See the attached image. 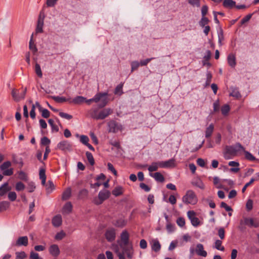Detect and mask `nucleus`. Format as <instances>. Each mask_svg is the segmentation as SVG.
<instances>
[{"mask_svg": "<svg viewBox=\"0 0 259 259\" xmlns=\"http://www.w3.org/2000/svg\"><path fill=\"white\" fill-rule=\"evenodd\" d=\"M108 96V92H99L91 99H87L85 98L84 103L90 105L92 102L98 103L100 101V102L98 104V107L99 109H102L107 105L109 102Z\"/></svg>", "mask_w": 259, "mask_h": 259, "instance_id": "f257e3e1", "label": "nucleus"}, {"mask_svg": "<svg viewBox=\"0 0 259 259\" xmlns=\"http://www.w3.org/2000/svg\"><path fill=\"white\" fill-rule=\"evenodd\" d=\"M242 150H244V147L239 142L236 143L234 145L226 146L224 152V158L225 159H229L231 158L227 156L226 154L235 156L238 152L241 151Z\"/></svg>", "mask_w": 259, "mask_h": 259, "instance_id": "f03ea898", "label": "nucleus"}, {"mask_svg": "<svg viewBox=\"0 0 259 259\" xmlns=\"http://www.w3.org/2000/svg\"><path fill=\"white\" fill-rule=\"evenodd\" d=\"M98 110L95 109L91 113V116L96 120H103L113 113V110L110 108H104L97 114Z\"/></svg>", "mask_w": 259, "mask_h": 259, "instance_id": "7ed1b4c3", "label": "nucleus"}, {"mask_svg": "<svg viewBox=\"0 0 259 259\" xmlns=\"http://www.w3.org/2000/svg\"><path fill=\"white\" fill-rule=\"evenodd\" d=\"M110 195L111 192L110 191L106 189H103L99 192L98 197L94 198L92 202L96 205H101L105 200L108 199L110 197Z\"/></svg>", "mask_w": 259, "mask_h": 259, "instance_id": "20e7f679", "label": "nucleus"}, {"mask_svg": "<svg viewBox=\"0 0 259 259\" xmlns=\"http://www.w3.org/2000/svg\"><path fill=\"white\" fill-rule=\"evenodd\" d=\"M183 202L186 204L195 205L197 203L198 199L193 190H189L182 198Z\"/></svg>", "mask_w": 259, "mask_h": 259, "instance_id": "39448f33", "label": "nucleus"}, {"mask_svg": "<svg viewBox=\"0 0 259 259\" xmlns=\"http://www.w3.org/2000/svg\"><path fill=\"white\" fill-rule=\"evenodd\" d=\"M122 130V125L114 120H111L108 122V131L109 133H116Z\"/></svg>", "mask_w": 259, "mask_h": 259, "instance_id": "423d86ee", "label": "nucleus"}, {"mask_svg": "<svg viewBox=\"0 0 259 259\" xmlns=\"http://www.w3.org/2000/svg\"><path fill=\"white\" fill-rule=\"evenodd\" d=\"M56 149H59L63 152L70 151L72 150V144L67 140H63L58 143Z\"/></svg>", "mask_w": 259, "mask_h": 259, "instance_id": "0eeeda50", "label": "nucleus"}, {"mask_svg": "<svg viewBox=\"0 0 259 259\" xmlns=\"http://www.w3.org/2000/svg\"><path fill=\"white\" fill-rule=\"evenodd\" d=\"M105 237L109 242L114 241L116 238L115 229L114 228H110L107 229L104 234Z\"/></svg>", "mask_w": 259, "mask_h": 259, "instance_id": "6e6552de", "label": "nucleus"}, {"mask_svg": "<svg viewBox=\"0 0 259 259\" xmlns=\"http://www.w3.org/2000/svg\"><path fill=\"white\" fill-rule=\"evenodd\" d=\"M45 17V14L42 12H40L37 20V26L35 29L36 33H39L43 32V26Z\"/></svg>", "mask_w": 259, "mask_h": 259, "instance_id": "1a4fd4ad", "label": "nucleus"}, {"mask_svg": "<svg viewBox=\"0 0 259 259\" xmlns=\"http://www.w3.org/2000/svg\"><path fill=\"white\" fill-rule=\"evenodd\" d=\"M244 225L250 228H257L259 227V221L252 218H245L244 219Z\"/></svg>", "mask_w": 259, "mask_h": 259, "instance_id": "9d476101", "label": "nucleus"}, {"mask_svg": "<svg viewBox=\"0 0 259 259\" xmlns=\"http://www.w3.org/2000/svg\"><path fill=\"white\" fill-rule=\"evenodd\" d=\"M160 167L161 168H174L176 166V160L172 158L167 161H160Z\"/></svg>", "mask_w": 259, "mask_h": 259, "instance_id": "9b49d317", "label": "nucleus"}, {"mask_svg": "<svg viewBox=\"0 0 259 259\" xmlns=\"http://www.w3.org/2000/svg\"><path fill=\"white\" fill-rule=\"evenodd\" d=\"M130 241V234L127 230H123L120 234V242L123 244L124 246H126L129 244Z\"/></svg>", "mask_w": 259, "mask_h": 259, "instance_id": "f8f14e48", "label": "nucleus"}, {"mask_svg": "<svg viewBox=\"0 0 259 259\" xmlns=\"http://www.w3.org/2000/svg\"><path fill=\"white\" fill-rule=\"evenodd\" d=\"M49 253L54 257H57L60 253L59 246L57 244L51 245L49 248Z\"/></svg>", "mask_w": 259, "mask_h": 259, "instance_id": "ddd939ff", "label": "nucleus"}, {"mask_svg": "<svg viewBox=\"0 0 259 259\" xmlns=\"http://www.w3.org/2000/svg\"><path fill=\"white\" fill-rule=\"evenodd\" d=\"M11 190V187L9 186V183H4L0 186V197L5 195Z\"/></svg>", "mask_w": 259, "mask_h": 259, "instance_id": "4468645a", "label": "nucleus"}, {"mask_svg": "<svg viewBox=\"0 0 259 259\" xmlns=\"http://www.w3.org/2000/svg\"><path fill=\"white\" fill-rule=\"evenodd\" d=\"M28 244V239L27 236H21L19 237L16 242V246H27Z\"/></svg>", "mask_w": 259, "mask_h": 259, "instance_id": "2eb2a0df", "label": "nucleus"}, {"mask_svg": "<svg viewBox=\"0 0 259 259\" xmlns=\"http://www.w3.org/2000/svg\"><path fill=\"white\" fill-rule=\"evenodd\" d=\"M227 62L228 65L232 68H235L236 65V59L235 55L230 53L227 57Z\"/></svg>", "mask_w": 259, "mask_h": 259, "instance_id": "dca6fc26", "label": "nucleus"}, {"mask_svg": "<svg viewBox=\"0 0 259 259\" xmlns=\"http://www.w3.org/2000/svg\"><path fill=\"white\" fill-rule=\"evenodd\" d=\"M52 225L55 227H59L62 224V218L60 214L55 215L52 220Z\"/></svg>", "mask_w": 259, "mask_h": 259, "instance_id": "f3484780", "label": "nucleus"}, {"mask_svg": "<svg viewBox=\"0 0 259 259\" xmlns=\"http://www.w3.org/2000/svg\"><path fill=\"white\" fill-rule=\"evenodd\" d=\"M196 252L199 255L203 257H206L207 256V252L204 250V247L203 244L198 243L196 245Z\"/></svg>", "mask_w": 259, "mask_h": 259, "instance_id": "a211bd4d", "label": "nucleus"}, {"mask_svg": "<svg viewBox=\"0 0 259 259\" xmlns=\"http://www.w3.org/2000/svg\"><path fill=\"white\" fill-rule=\"evenodd\" d=\"M149 175L158 182L162 183L165 180L164 176L159 172H156L154 174L149 173Z\"/></svg>", "mask_w": 259, "mask_h": 259, "instance_id": "6ab92c4d", "label": "nucleus"}, {"mask_svg": "<svg viewBox=\"0 0 259 259\" xmlns=\"http://www.w3.org/2000/svg\"><path fill=\"white\" fill-rule=\"evenodd\" d=\"M73 206L71 202H67L63 206L62 211L63 213L69 214L72 211Z\"/></svg>", "mask_w": 259, "mask_h": 259, "instance_id": "aec40b11", "label": "nucleus"}, {"mask_svg": "<svg viewBox=\"0 0 259 259\" xmlns=\"http://www.w3.org/2000/svg\"><path fill=\"white\" fill-rule=\"evenodd\" d=\"M85 97L81 96H77L74 98L72 101H70L69 103H73L75 105H80L84 102Z\"/></svg>", "mask_w": 259, "mask_h": 259, "instance_id": "412c9836", "label": "nucleus"}, {"mask_svg": "<svg viewBox=\"0 0 259 259\" xmlns=\"http://www.w3.org/2000/svg\"><path fill=\"white\" fill-rule=\"evenodd\" d=\"M29 49L31 50L34 55H35L37 52V48L36 45L33 40V34L31 35V38L29 41Z\"/></svg>", "mask_w": 259, "mask_h": 259, "instance_id": "4be33fe9", "label": "nucleus"}, {"mask_svg": "<svg viewBox=\"0 0 259 259\" xmlns=\"http://www.w3.org/2000/svg\"><path fill=\"white\" fill-rule=\"evenodd\" d=\"M232 90L231 92L230 93L229 96L234 97L236 99H239L241 97V95L239 91L238 88L235 87V88H230Z\"/></svg>", "mask_w": 259, "mask_h": 259, "instance_id": "5701e85b", "label": "nucleus"}, {"mask_svg": "<svg viewBox=\"0 0 259 259\" xmlns=\"http://www.w3.org/2000/svg\"><path fill=\"white\" fill-rule=\"evenodd\" d=\"M242 151L244 152L246 159L250 161H258V160L256 159L250 152L246 151L244 147V150H242Z\"/></svg>", "mask_w": 259, "mask_h": 259, "instance_id": "b1692460", "label": "nucleus"}, {"mask_svg": "<svg viewBox=\"0 0 259 259\" xmlns=\"http://www.w3.org/2000/svg\"><path fill=\"white\" fill-rule=\"evenodd\" d=\"M127 224V221L122 219L120 218L119 219H117L114 223H113V225L118 228H122L124 227Z\"/></svg>", "mask_w": 259, "mask_h": 259, "instance_id": "393cba45", "label": "nucleus"}, {"mask_svg": "<svg viewBox=\"0 0 259 259\" xmlns=\"http://www.w3.org/2000/svg\"><path fill=\"white\" fill-rule=\"evenodd\" d=\"M223 6L226 8L232 9L236 6V2L233 0H224Z\"/></svg>", "mask_w": 259, "mask_h": 259, "instance_id": "a878e982", "label": "nucleus"}, {"mask_svg": "<svg viewBox=\"0 0 259 259\" xmlns=\"http://www.w3.org/2000/svg\"><path fill=\"white\" fill-rule=\"evenodd\" d=\"M123 187L121 186H116L112 191V194L115 197L121 195L123 194Z\"/></svg>", "mask_w": 259, "mask_h": 259, "instance_id": "bb28decb", "label": "nucleus"}, {"mask_svg": "<svg viewBox=\"0 0 259 259\" xmlns=\"http://www.w3.org/2000/svg\"><path fill=\"white\" fill-rule=\"evenodd\" d=\"M71 196V189L70 187L67 188L62 193V199L63 200H68Z\"/></svg>", "mask_w": 259, "mask_h": 259, "instance_id": "cd10ccee", "label": "nucleus"}, {"mask_svg": "<svg viewBox=\"0 0 259 259\" xmlns=\"http://www.w3.org/2000/svg\"><path fill=\"white\" fill-rule=\"evenodd\" d=\"M160 161L153 162L148 167V169L150 173L157 170L158 167H160Z\"/></svg>", "mask_w": 259, "mask_h": 259, "instance_id": "c85d7f7f", "label": "nucleus"}, {"mask_svg": "<svg viewBox=\"0 0 259 259\" xmlns=\"http://www.w3.org/2000/svg\"><path fill=\"white\" fill-rule=\"evenodd\" d=\"M50 97L57 103H63L70 101V98H66L64 97L50 96Z\"/></svg>", "mask_w": 259, "mask_h": 259, "instance_id": "c756f323", "label": "nucleus"}, {"mask_svg": "<svg viewBox=\"0 0 259 259\" xmlns=\"http://www.w3.org/2000/svg\"><path fill=\"white\" fill-rule=\"evenodd\" d=\"M206 79L205 83L203 84L204 88H206L210 84L211 79L212 78V75L210 71L207 70L206 71Z\"/></svg>", "mask_w": 259, "mask_h": 259, "instance_id": "7c9ffc66", "label": "nucleus"}, {"mask_svg": "<svg viewBox=\"0 0 259 259\" xmlns=\"http://www.w3.org/2000/svg\"><path fill=\"white\" fill-rule=\"evenodd\" d=\"M12 162L14 164H19V167L20 168L22 167L24 164L22 158H18L15 154L12 155Z\"/></svg>", "mask_w": 259, "mask_h": 259, "instance_id": "2f4dec72", "label": "nucleus"}, {"mask_svg": "<svg viewBox=\"0 0 259 259\" xmlns=\"http://www.w3.org/2000/svg\"><path fill=\"white\" fill-rule=\"evenodd\" d=\"M218 43L220 46H222V40L224 39V31L221 27V26L219 27V30H218Z\"/></svg>", "mask_w": 259, "mask_h": 259, "instance_id": "473e14b6", "label": "nucleus"}, {"mask_svg": "<svg viewBox=\"0 0 259 259\" xmlns=\"http://www.w3.org/2000/svg\"><path fill=\"white\" fill-rule=\"evenodd\" d=\"M10 203L7 201H2L0 202V212L6 211L9 208Z\"/></svg>", "mask_w": 259, "mask_h": 259, "instance_id": "72a5a7b5", "label": "nucleus"}, {"mask_svg": "<svg viewBox=\"0 0 259 259\" xmlns=\"http://www.w3.org/2000/svg\"><path fill=\"white\" fill-rule=\"evenodd\" d=\"M214 129L213 124L211 123L206 129L205 131V138L207 139L210 138Z\"/></svg>", "mask_w": 259, "mask_h": 259, "instance_id": "f704fd0d", "label": "nucleus"}, {"mask_svg": "<svg viewBox=\"0 0 259 259\" xmlns=\"http://www.w3.org/2000/svg\"><path fill=\"white\" fill-rule=\"evenodd\" d=\"M230 109L231 108H230V106L229 105H228L227 104L224 105L223 106H222V107H221V109L222 114L224 116L228 115L229 114V112L230 111Z\"/></svg>", "mask_w": 259, "mask_h": 259, "instance_id": "c9c22d12", "label": "nucleus"}, {"mask_svg": "<svg viewBox=\"0 0 259 259\" xmlns=\"http://www.w3.org/2000/svg\"><path fill=\"white\" fill-rule=\"evenodd\" d=\"M117 243L122 249V252L121 253H123V254L125 253L126 254L127 253L130 252V249H133V245L132 243H131V246L130 248L126 247V246H124L123 244H122V243L120 242L119 240L117 241Z\"/></svg>", "mask_w": 259, "mask_h": 259, "instance_id": "e433bc0d", "label": "nucleus"}, {"mask_svg": "<svg viewBox=\"0 0 259 259\" xmlns=\"http://www.w3.org/2000/svg\"><path fill=\"white\" fill-rule=\"evenodd\" d=\"M123 86V83L121 82L118 84L115 89L114 94L116 95H121L123 92L122 91V88Z\"/></svg>", "mask_w": 259, "mask_h": 259, "instance_id": "4c0bfd02", "label": "nucleus"}, {"mask_svg": "<svg viewBox=\"0 0 259 259\" xmlns=\"http://www.w3.org/2000/svg\"><path fill=\"white\" fill-rule=\"evenodd\" d=\"M85 155L90 164L92 166L94 165L95 164V160L92 154L89 151H87Z\"/></svg>", "mask_w": 259, "mask_h": 259, "instance_id": "58836bf2", "label": "nucleus"}, {"mask_svg": "<svg viewBox=\"0 0 259 259\" xmlns=\"http://www.w3.org/2000/svg\"><path fill=\"white\" fill-rule=\"evenodd\" d=\"M222 241L220 240H217L214 242V247L216 248L217 250L221 251H224L225 247L223 246H222Z\"/></svg>", "mask_w": 259, "mask_h": 259, "instance_id": "ea45409f", "label": "nucleus"}, {"mask_svg": "<svg viewBox=\"0 0 259 259\" xmlns=\"http://www.w3.org/2000/svg\"><path fill=\"white\" fill-rule=\"evenodd\" d=\"M48 123L51 126L52 132H59V127L57 125L54 124V121L52 119H49L48 120Z\"/></svg>", "mask_w": 259, "mask_h": 259, "instance_id": "a19ab883", "label": "nucleus"}, {"mask_svg": "<svg viewBox=\"0 0 259 259\" xmlns=\"http://www.w3.org/2000/svg\"><path fill=\"white\" fill-rule=\"evenodd\" d=\"M160 248L161 245L159 242L157 240H154L152 245V249L154 250L155 252H158L160 250Z\"/></svg>", "mask_w": 259, "mask_h": 259, "instance_id": "79ce46f5", "label": "nucleus"}, {"mask_svg": "<svg viewBox=\"0 0 259 259\" xmlns=\"http://www.w3.org/2000/svg\"><path fill=\"white\" fill-rule=\"evenodd\" d=\"M192 184L201 189H204L205 188L203 183L200 179L197 180L195 182H192Z\"/></svg>", "mask_w": 259, "mask_h": 259, "instance_id": "37998d69", "label": "nucleus"}, {"mask_svg": "<svg viewBox=\"0 0 259 259\" xmlns=\"http://www.w3.org/2000/svg\"><path fill=\"white\" fill-rule=\"evenodd\" d=\"M50 143H51V140L48 137L45 136L41 139L40 144L41 146H46V147L49 146V145L50 144Z\"/></svg>", "mask_w": 259, "mask_h": 259, "instance_id": "c03bdc74", "label": "nucleus"}, {"mask_svg": "<svg viewBox=\"0 0 259 259\" xmlns=\"http://www.w3.org/2000/svg\"><path fill=\"white\" fill-rule=\"evenodd\" d=\"M88 190L85 188L80 190L78 193L79 199H83L87 197L88 195Z\"/></svg>", "mask_w": 259, "mask_h": 259, "instance_id": "a18cd8bd", "label": "nucleus"}, {"mask_svg": "<svg viewBox=\"0 0 259 259\" xmlns=\"http://www.w3.org/2000/svg\"><path fill=\"white\" fill-rule=\"evenodd\" d=\"M48 186L46 188L47 192L48 193H51L55 189V187L52 180L48 181Z\"/></svg>", "mask_w": 259, "mask_h": 259, "instance_id": "49530a36", "label": "nucleus"}, {"mask_svg": "<svg viewBox=\"0 0 259 259\" xmlns=\"http://www.w3.org/2000/svg\"><path fill=\"white\" fill-rule=\"evenodd\" d=\"M35 72L39 77L41 78L42 77V73L40 66L37 63H36L35 65Z\"/></svg>", "mask_w": 259, "mask_h": 259, "instance_id": "de8ad7c7", "label": "nucleus"}, {"mask_svg": "<svg viewBox=\"0 0 259 259\" xmlns=\"http://www.w3.org/2000/svg\"><path fill=\"white\" fill-rule=\"evenodd\" d=\"M41 113V116L44 118H48L50 116V112L46 108H42L39 111Z\"/></svg>", "mask_w": 259, "mask_h": 259, "instance_id": "09e8293b", "label": "nucleus"}, {"mask_svg": "<svg viewBox=\"0 0 259 259\" xmlns=\"http://www.w3.org/2000/svg\"><path fill=\"white\" fill-rule=\"evenodd\" d=\"M66 234L64 231L63 230H61L59 232L57 233L55 236V239L57 240H61L66 236Z\"/></svg>", "mask_w": 259, "mask_h": 259, "instance_id": "8fccbe9b", "label": "nucleus"}, {"mask_svg": "<svg viewBox=\"0 0 259 259\" xmlns=\"http://www.w3.org/2000/svg\"><path fill=\"white\" fill-rule=\"evenodd\" d=\"M253 14V13H250V14H249L247 15L244 17H243L241 20V21L240 22V24L241 25H243L245 23H246L247 22H248L250 20V19L251 18Z\"/></svg>", "mask_w": 259, "mask_h": 259, "instance_id": "3c124183", "label": "nucleus"}, {"mask_svg": "<svg viewBox=\"0 0 259 259\" xmlns=\"http://www.w3.org/2000/svg\"><path fill=\"white\" fill-rule=\"evenodd\" d=\"M209 22V19L206 17H202L200 21H199V25L202 27L205 26L206 24Z\"/></svg>", "mask_w": 259, "mask_h": 259, "instance_id": "603ef678", "label": "nucleus"}, {"mask_svg": "<svg viewBox=\"0 0 259 259\" xmlns=\"http://www.w3.org/2000/svg\"><path fill=\"white\" fill-rule=\"evenodd\" d=\"M2 171H3V175L5 176H11L14 174L13 168L5 169Z\"/></svg>", "mask_w": 259, "mask_h": 259, "instance_id": "864d4df0", "label": "nucleus"}, {"mask_svg": "<svg viewBox=\"0 0 259 259\" xmlns=\"http://www.w3.org/2000/svg\"><path fill=\"white\" fill-rule=\"evenodd\" d=\"M8 197L11 201H14L16 200L17 194L15 192L10 191L8 193Z\"/></svg>", "mask_w": 259, "mask_h": 259, "instance_id": "5fc2aeb1", "label": "nucleus"}, {"mask_svg": "<svg viewBox=\"0 0 259 259\" xmlns=\"http://www.w3.org/2000/svg\"><path fill=\"white\" fill-rule=\"evenodd\" d=\"M12 165V163L10 161H6L4 162L0 166V169L1 170H5V169L9 168Z\"/></svg>", "mask_w": 259, "mask_h": 259, "instance_id": "6e6d98bb", "label": "nucleus"}, {"mask_svg": "<svg viewBox=\"0 0 259 259\" xmlns=\"http://www.w3.org/2000/svg\"><path fill=\"white\" fill-rule=\"evenodd\" d=\"M220 207L221 208H224L227 212L233 211L232 208L231 206H229L226 203L223 201L221 203Z\"/></svg>", "mask_w": 259, "mask_h": 259, "instance_id": "4d7b16f0", "label": "nucleus"}, {"mask_svg": "<svg viewBox=\"0 0 259 259\" xmlns=\"http://www.w3.org/2000/svg\"><path fill=\"white\" fill-rule=\"evenodd\" d=\"M25 188V185L21 182H18L16 184L15 189L17 191L23 190Z\"/></svg>", "mask_w": 259, "mask_h": 259, "instance_id": "13d9d810", "label": "nucleus"}, {"mask_svg": "<svg viewBox=\"0 0 259 259\" xmlns=\"http://www.w3.org/2000/svg\"><path fill=\"white\" fill-rule=\"evenodd\" d=\"M35 188V184L33 182H30L28 183L27 189L29 193H32L34 192Z\"/></svg>", "mask_w": 259, "mask_h": 259, "instance_id": "bf43d9fd", "label": "nucleus"}, {"mask_svg": "<svg viewBox=\"0 0 259 259\" xmlns=\"http://www.w3.org/2000/svg\"><path fill=\"white\" fill-rule=\"evenodd\" d=\"M39 176L40 180L46 179L47 177L46 175V169L45 168L40 167L39 170Z\"/></svg>", "mask_w": 259, "mask_h": 259, "instance_id": "052dcab7", "label": "nucleus"}, {"mask_svg": "<svg viewBox=\"0 0 259 259\" xmlns=\"http://www.w3.org/2000/svg\"><path fill=\"white\" fill-rule=\"evenodd\" d=\"M19 178L22 181H27L28 180V176L27 174L23 171H20L18 172Z\"/></svg>", "mask_w": 259, "mask_h": 259, "instance_id": "680f3d73", "label": "nucleus"}, {"mask_svg": "<svg viewBox=\"0 0 259 259\" xmlns=\"http://www.w3.org/2000/svg\"><path fill=\"white\" fill-rule=\"evenodd\" d=\"M176 222L177 225L180 227H183L185 226V220L183 217H179Z\"/></svg>", "mask_w": 259, "mask_h": 259, "instance_id": "e2e57ef3", "label": "nucleus"}, {"mask_svg": "<svg viewBox=\"0 0 259 259\" xmlns=\"http://www.w3.org/2000/svg\"><path fill=\"white\" fill-rule=\"evenodd\" d=\"M253 208V201L249 199L246 203V209L247 211H250Z\"/></svg>", "mask_w": 259, "mask_h": 259, "instance_id": "0e129e2a", "label": "nucleus"}, {"mask_svg": "<svg viewBox=\"0 0 259 259\" xmlns=\"http://www.w3.org/2000/svg\"><path fill=\"white\" fill-rule=\"evenodd\" d=\"M80 137V142L83 145H85L89 143V138L87 136L81 135Z\"/></svg>", "mask_w": 259, "mask_h": 259, "instance_id": "69168bd1", "label": "nucleus"}, {"mask_svg": "<svg viewBox=\"0 0 259 259\" xmlns=\"http://www.w3.org/2000/svg\"><path fill=\"white\" fill-rule=\"evenodd\" d=\"M191 223L194 227H197L200 225V221L198 218L195 217L192 218V220L191 221Z\"/></svg>", "mask_w": 259, "mask_h": 259, "instance_id": "338daca9", "label": "nucleus"}, {"mask_svg": "<svg viewBox=\"0 0 259 259\" xmlns=\"http://www.w3.org/2000/svg\"><path fill=\"white\" fill-rule=\"evenodd\" d=\"M16 254V259H25L26 257V254L24 251L17 252Z\"/></svg>", "mask_w": 259, "mask_h": 259, "instance_id": "774afa93", "label": "nucleus"}]
</instances>
